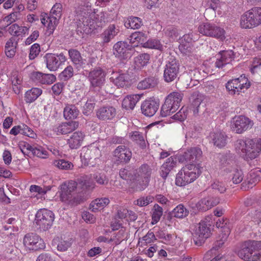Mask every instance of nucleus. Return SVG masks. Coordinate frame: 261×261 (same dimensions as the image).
I'll use <instances>...</instances> for the list:
<instances>
[{
	"mask_svg": "<svg viewBox=\"0 0 261 261\" xmlns=\"http://www.w3.org/2000/svg\"><path fill=\"white\" fill-rule=\"evenodd\" d=\"M53 164L55 166L62 170H71L73 167V164L65 160L54 161Z\"/></svg>",
	"mask_w": 261,
	"mask_h": 261,
	"instance_id": "53",
	"label": "nucleus"
},
{
	"mask_svg": "<svg viewBox=\"0 0 261 261\" xmlns=\"http://www.w3.org/2000/svg\"><path fill=\"white\" fill-rule=\"evenodd\" d=\"M111 81L117 87L123 88L130 85V77L128 73L122 72L121 71L118 72L112 71Z\"/></svg>",
	"mask_w": 261,
	"mask_h": 261,
	"instance_id": "22",
	"label": "nucleus"
},
{
	"mask_svg": "<svg viewBox=\"0 0 261 261\" xmlns=\"http://www.w3.org/2000/svg\"><path fill=\"white\" fill-rule=\"evenodd\" d=\"M40 52V46L39 44L35 43L31 46L30 49L29 58L33 60L36 58Z\"/></svg>",
	"mask_w": 261,
	"mask_h": 261,
	"instance_id": "63",
	"label": "nucleus"
},
{
	"mask_svg": "<svg viewBox=\"0 0 261 261\" xmlns=\"http://www.w3.org/2000/svg\"><path fill=\"white\" fill-rule=\"evenodd\" d=\"M23 243L26 248L32 250L43 249L45 247L44 241L38 235L34 233L25 234Z\"/></svg>",
	"mask_w": 261,
	"mask_h": 261,
	"instance_id": "14",
	"label": "nucleus"
},
{
	"mask_svg": "<svg viewBox=\"0 0 261 261\" xmlns=\"http://www.w3.org/2000/svg\"><path fill=\"white\" fill-rule=\"evenodd\" d=\"M219 160L220 166L222 169H224L226 168H233V165L234 163L233 160L229 155L220 154L218 155Z\"/></svg>",
	"mask_w": 261,
	"mask_h": 261,
	"instance_id": "43",
	"label": "nucleus"
},
{
	"mask_svg": "<svg viewBox=\"0 0 261 261\" xmlns=\"http://www.w3.org/2000/svg\"><path fill=\"white\" fill-rule=\"evenodd\" d=\"M183 94L179 92H173L166 98L163 105L161 114L162 117H167L174 113L179 107Z\"/></svg>",
	"mask_w": 261,
	"mask_h": 261,
	"instance_id": "7",
	"label": "nucleus"
},
{
	"mask_svg": "<svg viewBox=\"0 0 261 261\" xmlns=\"http://www.w3.org/2000/svg\"><path fill=\"white\" fill-rule=\"evenodd\" d=\"M151 172L152 170L149 165L145 164L141 165L138 169L137 174L138 177L144 179L143 184L139 182L138 179L136 180L130 184V188L133 189V191L144 190L148 186Z\"/></svg>",
	"mask_w": 261,
	"mask_h": 261,
	"instance_id": "9",
	"label": "nucleus"
},
{
	"mask_svg": "<svg viewBox=\"0 0 261 261\" xmlns=\"http://www.w3.org/2000/svg\"><path fill=\"white\" fill-rule=\"evenodd\" d=\"M254 124L252 120L244 116H239L235 118L232 125V130L237 134H242L252 128Z\"/></svg>",
	"mask_w": 261,
	"mask_h": 261,
	"instance_id": "15",
	"label": "nucleus"
},
{
	"mask_svg": "<svg viewBox=\"0 0 261 261\" xmlns=\"http://www.w3.org/2000/svg\"><path fill=\"white\" fill-rule=\"evenodd\" d=\"M62 5L60 3L55 4L52 7L49 16L59 19L62 16Z\"/></svg>",
	"mask_w": 261,
	"mask_h": 261,
	"instance_id": "59",
	"label": "nucleus"
},
{
	"mask_svg": "<svg viewBox=\"0 0 261 261\" xmlns=\"http://www.w3.org/2000/svg\"><path fill=\"white\" fill-rule=\"evenodd\" d=\"M201 171L199 164H190L183 167L177 174L175 184L178 186H185L193 182L200 175Z\"/></svg>",
	"mask_w": 261,
	"mask_h": 261,
	"instance_id": "5",
	"label": "nucleus"
},
{
	"mask_svg": "<svg viewBox=\"0 0 261 261\" xmlns=\"http://www.w3.org/2000/svg\"><path fill=\"white\" fill-rule=\"evenodd\" d=\"M110 203L108 198H97L92 201L90 204V209L94 212L104 208Z\"/></svg>",
	"mask_w": 261,
	"mask_h": 261,
	"instance_id": "36",
	"label": "nucleus"
},
{
	"mask_svg": "<svg viewBox=\"0 0 261 261\" xmlns=\"http://www.w3.org/2000/svg\"><path fill=\"white\" fill-rule=\"evenodd\" d=\"M106 74L100 67L91 70L88 75V80L90 85L93 88H101L105 82Z\"/></svg>",
	"mask_w": 261,
	"mask_h": 261,
	"instance_id": "16",
	"label": "nucleus"
},
{
	"mask_svg": "<svg viewBox=\"0 0 261 261\" xmlns=\"http://www.w3.org/2000/svg\"><path fill=\"white\" fill-rule=\"evenodd\" d=\"M85 135L80 131L74 132L68 140V144L71 149L79 148L83 141Z\"/></svg>",
	"mask_w": 261,
	"mask_h": 261,
	"instance_id": "29",
	"label": "nucleus"
},
{
	"mask_svg": "<svg viewBox=\"0 0 261 261\" xmlns=\"http://www.w3.org/2000/svg\"><path fill=\"white\" fill-rule=\"evenodd\" d=\"M21 14L20 12L15 11L10 13L8 16H6L4 20L8 23V24H10L13 22L19 19L20 17Z\"/></svg>",
	"mask_w": 261,
	"mask_h": 261,
	"instance_id": "62",
	"label": "nucleus"
},
{
	"mask_svg": "<svg viewBox=\"0 0 261 261\" xmlns=\"http://www.w3.org/2000/svg\"><path fill=\"white\" fill-rule=\"evenodd\" d=\"M68 54L70 59L76 68L79 70L83 68V65L85 64L84 61L78 50L74 49H70L68 50Z\"/></svg>",
	"mask_w": 261,
	"mask_h": 261,
	"instance_id": "32",
	"label": "nucleus"
},
{
	"mask_svg": "<svg viewBox=\"0 0 261 261\" xmlns=\"http://www.w3.org/2000/svg\"><path fill=\"white\" fill-rule=\"evenodd\" d=\"M29 28L27 27L19 26L16 23L11 25L8 29L9 33L12 36L22 37L28 34Z\"/></svg>",
	"mask_w": 261,
	"mask_h": 261,
	"instance_id": "38",
	"label": "nucleus"
},
{
	"mask_svg": "<svg viewBox=\"0 0 261 261\" xmlns=\"http://www.w3.org/2000/svg\"><path fill=\"white\" fill-rule=\"evenodd\" d=\"M119 32L118 27L114 24H110L107 29L100 35V37L103 43L109 42Z\"/></svg>",
	"mask_w": 261,
	"mask_h": 261,
	"instance_id": "28",
	"label": "nucleus"
},
{
	"mask_svg": "<svg viewBox=\"0 0 261 261\" xmlns=\"http://www.w3.org/2000/svg\"><path fill=\"white\" fill-rule=\"evenodd\" d=\"M95 105V103L94 100H88L83 107V113L85 115L88 116L92 112Z\"/></svg>",
	"mask_w": 261,
	"mask_h": 261,
	"instance_id": "60",
	"label": "nucleus"
},
{
	"mask_svg": "<svg viewBox=\"0 0 261 261\" xmlns=\"http://www.w3.org/2000/svg\"><path fill=\"white\" fill-rule=\"evenodd\" d=\"M73 75V68L71 65L67 66L60 74V79L64 81H67Z\"/></svg>",
	"mask_w": 261,
	"mask_h": 261,
	"instance_id": "55",
	"label": "nucleus"
},
{
	"mask_svg": "<svg viewBox=\"0 0 261 261\" xmlns=\"http://www.w3.org/2000/svg\"><path fill=\"white\" fill-rule=\"evenodd\" d=\"M59 20V19L48 15L41 19V23L47 28L46 32L48 35L53 34Z\"/></svg>",
	"mask_w": 261,
	"mask_h": 261,
	"instance_id": "31",
	"label": "nucleus"
},
{
	"mask_svg": "<svg viewBox=\"0 0 261 261\" xmlns=\"http://www.w3.org/2000/svg\"><path fill=\"white\" fill-rule=\"evenodd\" d=\"M179 66L178 60L173 58L169 59L164 70L163 78L166 82H172L177 77L179 71Z\"/></svg>",
	"mask_w": 261,
	"mask_h": 261,
	"instance_id": "13",
	"label": "nucleus"
},
{
	"mask_svg": "<svg viewBox=\"0 0 261 261\" xmlns=\"http://www.w3.org/2000/svg\"><path fill=\"white\" fill-rule=\"evenodd\" d=\"M106 13L100 12H84L77 15L76 32L77 34H88L97 28L102 27L108 20L106 18Z\"/></svg>",
	"mask_w": 261,
	"mask_h": 261,
	"instance_id": "1",
	"label": "nucleus"
},
{
	"mask_svg": "<svg viewBox=\"0 0 261 261\" xmlns=\"http://www.w3.org/2000/svg\"><path fill=\"white\" fill-rule=\"evenodd\" d=\"M77 186V182L74 180L65 182L60 186V200L68 205L76 206L83 201V198L80 194H72Z\"/></svg>",
	"mask_w": 261,
	"mask_h": 261,
	"instance_id": "4",
	"label": "nucleus"
},
{
	"mask_svg": "<svg viewBox=\"0 0 261 261\" xmlns=\"http://www.w3.org/2000/svg\"><path fill=\"white\" fill-rule=\"evenodd\" d=\"M214 145L219 148H222L227 144V136L225 133L220 132L212 133L210 135Z\"/></svg>",
	"mask_w": 261,
	"mask_h": 261,
	"instance_id": "33",
	"label": "nucleus"
},
{
	"mask_svg": "<svg viewBox=\"0 0 261 261\" xmlns=\"http://www.w3.org/2000/svg\"><path fill=\"white\" fill-rule=\"evenodd\" d=\"M150 55L148 54H141L134 59L135 67L137 69H142L146 66L150 60Z\"/></svg>",
	"mask_w": 261,
	"mask_h": 261,
	"instance_id": "40",
	"label": "nucleus"
},
{
	"mask_svg": "<svg viewBox=\"0 0 261 261\" xmlns=\"http://www.w3.org/2000/svg\"><path fill=\"white\" fill-rule=\"evenodd\" d=\"M125 229L121 227L118 232L113 233L111 237L110 241L113 242L115 245L119 244L125 238Z\"/></svg>",
	"mask_w": 261,
	"mask_h": 261,
	"instance_id": "51",
	"label": "nucleus"
},
{
	"mask_svg": "<svg viewBox=\"0 0 261 261\" xmlns=\"http://www.w3.org/2000/svg\"><path fill=\"white\" fill-rule=\"evenodd\" d=\"M219 56L220 57L217 58L215 66L219 68H223L234 59V54L232 50H222L219 53Z\"/></svg>",
	"mask_w": 261,
	"mask_h": 261,
	"instance_id": "24",
	"label": "nucleus"
},
{
	"mask_svg": "<svg viewBox=\"0 0 261 261\" xmlns=\"http://www.w3.org/2000/svg\"><path fill=\"white\" fill-rule=\"evenodd\" d=\"M101 156L99 149L96 146H91L89 147H83L81 153V158L87 164L93 163L92 160L98 159Z\"/></svg>",
	"mask_w": 261,
	"mask_h": 261,
	"instance_id": "20",
	"label": "nucleus"
},
{
	"mask_svg": "<svg viewBox=\"0 0 261 261\" xmlns=\"http://www.w3.org/2000/svg\"><path fill=\"white\" fill-rule=\"evenodd\" d=\"M159 107V103L154 99L149 98L145 100L141 105L142 113L145 116H153Z\"/></svg>",
	"mask_w": 261,
	"mask_h": 261,
	"instance_id": "25",
	"label": "nucleus"
},
{
	"mask_svg": "<svg viewBox=\"0 0 261 261\" xmlns=\"http://www.w3.org/2000/svg\"><path fill=\"white\" fill-rule=\"evenodd\" d=\"M250 86L248 80L243 75L230 80L226 84V88L231 95L239 94L240 92H244L245 89H248Z\"/></svg>",
	"mask_w": 261,
	"mask_h": 261,
	"instance_id": "12",
	"label": "nucleus"
},
{
	"mask_svg": "<svg viewBox=\"0 0 261 261\" xmlns=\"http://www.w3.org/2000/svg\"><path fill=\"white\" fill-rule=\"evenodd\" d=\"M210 226L208 222L202 220L195 226L193 233V240L195 245L201 246L210 237Z\"/></svg>",
	"mask_w": 261,
	"mask_h": 261,
	"instance_id": "10",
	"label": "nucleus"
},
{
	"mask_svg": "<svg viewBox=\"0 0 261 261\" xmlns=\"http://www.w3.org/2000/svg\"><path fill=\"white\" fill-rule=\"evenodd\" d=\"M143 25L142 19L138 17L130 16L124 23V25L127 28L138 29Z\"/></svg>",
	"mask_w": 261,
	"mask_h": 261,
	"instance_id": "47",
	"label": "nucleus"
},
{
	"mask_svg": "<svg viewBox=\"0 0 261 261\" xmlns=\"http://www.w3.org/2000/svg\"><path fill=\"white\" fill-rule=\"evenodd\" d=\"M31 150L32 154L39 158L45 159L47 156V151L41 146H33Z\"/></svg>",
	"mask_w": 261,
	"mask_h": 261,
	"instance_id": "56",
	"label": "nucleus"
},
{
	"mask_svg": "<svg viewBox=\"0 0 261 261\" xmlns=\"http://www.w3.org/2000/svg\"><path fill=\"white\" fill-rule=\"evenodd\" d=\"M114 155L120 162L128 163L132 158L130 149L124 145L118 146L114 151Z\"/></svg>",
	"mask_w": 261,
	"mask_h": 261,
	"instance_id": "26",
	"label": "nucleus"
},
{
	"mask_svg": "<svg viewBox=\"0 0 261 261\" xmlns=\"http://www.w3.org/2000/svg\"><path fill=\"white\" fill-rule=\"evenodd\" d=\"M198 31L203 35L215 38L221 41L225 39V30L214 23H202L198 27Z\"/></svg>",
	"mask_w": 261,
	"mask_h": 261,
	"instance_id": "8",
	"label": "nucleus"
},
{
	"mask_svg": "<svg viewBox=\"0 0 261 261\" xmlns=\"http://www.w3.org/2000/svg\"><path fill=\"white\" fill-rule=\"evenodd\" d=\"M260 249V242L249 240L243 242L236 253L244 261H261V253L253 254V252Z\"/></svg>",
	"mask_w": 261,
	"mask_h": 261,
	"instance_id": "3",
	"label": "nucleus"
},
{
	"mask_svg": "<svg viewBox=\"0 0 261 261\" xmlns=\"http://www.w3.org/2000/svg\"><path fill=\"white\" fill-rule=\"evenodd\" d=\"M50 190V188L49 187H43L42 188L40 186L36 185H32L30 187V191L31 192H36L39 195H44L47 191H49Z\"/></svg>",
	"mask_w": 261,
	"mask_h": 261,
	"instance_id": "64",
	"label": "nucleus"
},
{
	"mask_svg": "<svg viewBox=\"0 0 261 261\" xmlns=\"http://www.w3.org/2000/svg\"><path fill=\"white\" fill-rule=\"evenodd\" d=\"M261 24V7H253L241 17L240 25L243 29H251Z\"/></svg>",
	"mask_w": 261,
	"mask_h": 261,
	"instance_id": "6",
	"label": "nucleus"
},
{
	"mask_svg": "<svg viewBox=\"0 0 261 261\" xmlns=\"http://www.w3.org/2000/svg\"><path fill=\"white\" fill-rule=\"evenodd\" d=\"M153 199V197L151 196L142 197L135 201L134 203L140 206H144L151 203Z\"/></svg>",
	"mask_w": 261,
	"mask_h": 261,
	"instance_id": "61",
	"label": "nucleus"
},
{
	"mask_svg": "<svg viewBox=\"0 0 261 261\" xmlns=\"http://www.w3.org/2000/svg\"><path fill=\"white\" fill-rule=\"evenodd\" d=\"M226 229L227 230L225 231V232L224 233L221 234L217 238L216 241L213 245V249L215 250H218L227 241L228 237L229 234L230 230L228 228H227Z\"/></svg>",
	"mask_w": 261,
	"mask_h": 261,
	"instance_id": "48",
	"label": "nucleus"
},
{
	"mask_svg": "<svg viewBox=\"0 0 261 261\" xmlns=\"http://www.w3.org/2000/svg\"><path fill=\"white\" fill-rule=\"evenodd\" d=\"M224 171L227 173H229V177L231 179L233 184H239L242 181L244 175L241 170L234 167L231 168V169L226 168L224 169Z\"/></svg>",
	"mask_w": 261,
	"mask_h": 261,
	"instance_id": "30",
	"label": "nucleus"
},
{
	"mask_svg": "<svg viewBox=\"0 0 261 261\" xmlns=\"http://www.w3.org/2000/svg\"><path fill=\"white\" fill-rule=\"evenodd\" d=\"M130 46L126 42L118 41L113 46V54L119 60H126L130 57Z\"/></svg>",
	"mask_w": 261,
	"mask_h": 261,
	"instance_id": "18",
	"label": "nucleus"
},
{
	"mask_svg": "<svg viewBox=\"0 0 261 261\" xmlns=\"http://www.w3.org/2000/svg\"><path fill=\"white\" fill-rule=\"evenodd\" d=\"M155 240L156 238L154 233L149 230L145 236L139 239V244L141 243L142 245H145L152 243Z\"/></svg>",
	"mask_w": 261,
	"mask_h": 261,
	"instance_id": "58",
	"label": "nucleus"
},
{
	"mask_svg": "<svg viewBox=\"0 0 261 261\" xmlns=\"http://www.w3.org/2000/svg\"><path fill=\"white\" fill-rule=\"evenodd\" d=\"M42 90L37 88H33L25 94V100L28 103L35 101L42 93Z\"/></svg>",
	"mask_w": 261,
	"mask_h": 261,
	"instance_id": "44",
	"label": "nucleus"
},
{
	"mask_svg": "<svg viewBox=\"0 0 261 261\" xmlns=\"http://www.w3.org/2000/svg\"><path fill=\"white\" fill-rule=\"evenodd\" d=\"M116 114V108L109 105L102 106L96 111V116L101 121L112 120L115 117Z\"/></svg>",
	"mask_w": 261,
	"mask_h": 261,
	"instance_id": "21",
	"label": "nucleus"
},
{
	"mask_svg": "<svg viewBox=\"0 0 261 261\" xmlns=\"http://www.w3.org/2000/svg\"><path fill=\"white\" fill-rule=\"evenodd\" d=\"M78 184L83 190H89L95 188L94 183L87 175L81 177L77 179Z\"/></svg>",
	"mask_w": 261,
	"mask_h": 261,
	"instance_id": "45",
	"label": "nucleus"
},
{
	"mask_svg": "<svg viewBox=\"0 0 261 261\" xmlns=\"http://www.w3.org/2000/svg\"><path fill=\"white\" fill-rule=\"evenodd\" d=\"M158 84V81L154 77H149L140 82L137 85V88L141 90L151 88L155 87Z\"/></svg>",
	"mask_w": 261,
	"mask_h": 261,
	"instance_id": "42",
	"label": "nucleus"
},
{
	"mask_svg": "<svg viewBox=\"0 0 261 261\" xmlns=\"http://www.w3.org/2000/svg\"><path fill=\"white\" fill-rule=\"evenodd\" d=\"M188 210L182 204H178L171 212L172 217L182 219L189 214Z\"/></svg>",
	"mask_w": 261,
	"mask_h": 261,
	"instance_id": "41",
	"label": "nucleus"
},
{
	"mask_svg": "<svg viewBox=\"0 0 261 261\" xmlns=\"http://www.w3.org/2000/svg\"><path fill=\"white\" fill-rule=\"evenodd\" d=\"M11 81L13 91L16 94H19L21 89L22 78L17 71H13L11 73Z\"/></svg>",
	"mask_w": 261,
	"mask_h": 261,
	"instance_id": "35",
	"label": "nucleus"
},
{
	"mask_svg": "<svg viewBox=\"0 0 261 261\" xmlns=\"http://www.w3.org/2000/svg\"><path fill=\"white\" fill-rule=\"evenodd\" d=\"M120 177L124 180H134L135 177H137L135 175V171L130 168H122L119 171Z\"/></svg>",
	"mask_w": 261,
	"mask_h": 261,
	"instance_id": "50",
	"label": "nucleus"
},
{
	"mask_svg": "<svg viewBox=\"0 0 261 261\" xmlns=\"http://www.w3.org/2000/svg\"><path fill=\"white\" fill-rule=\"evenodd\" d=\"M219 202L220 199L219 197H208L199 200L196 204V207L199 211H206L217 205Z\"/></svg>",
	"mask_w": 261,
	"mask_h": 261,
	"instance_id": "27",
	"label": "nucleus"
},
{
	"mask_svg": "<svg viewBox=\"0 0 261 261\" xmlns=\"http://www.w3.org/2000/svg\"><path fill=\"white\" fill-rule=\"evenodd\" d=\"M55 215L52 211L47 209H40L36 214V223L42 231L48 230L52 226Z\"/></svg>",
	"mask_w": 261,
	"mask_h": 261,
	"instance_id": "11",
	"label": "nucleus"
},
{
	"mask_svg": "<svg viewBox=\"0 0 261 261\" xmlns=\"http://www.w3.org/2000/svg\"><path fill=\"white\" fill-rule=\"evenodd\" d=\"M142 46L144 48L155 49L159 50H162L163 49V46L160 43V41L156 39H149L144 42Z\"/></svg>",
	"mask_w": 261,
	"mask_h": 261,
	"instance_id": "52",
	"label": "nucleus"
},
{
	"mask_svg": "<svg viewBox=\"0 0 261 261\" xmlns=\"http://www.w3.org/2000/svg\"><path fill=\"white\" fill-rule=\"evenodd\" d=\"M78 126V122L71 121L54 125L53 127V130L57 135H66L75 130Z\"/></svg>",
	"mask_w": 261,
	"mask_h": 261,
	"instance_id": "23",
	"label": "nucleus"
},
{
	"mask_svg": "<svg viewBox=\"0 0 261 261\" xmlns=\"http://www.w3.org/2000/svg\"><path fill=\"white\" fill-rule=\"evenodd\" d=\"M147 37V35L145 33L137 31L132 33L128 39L130 43L133 44L137 42L143 45L145 42Z\"/></svg>",
	"mask_w": 261,
	"mask_h": 261,
	"instance_id": "46",
	"label": "nucleus"
},
{
	"mask_svg": "<svg viewBox=\"0 0 261 261\" xmlns=\"http://www.w3.org/2000/svg\"><path fill=\"white\" fill-rule=\"evenodd\" d=\"M226 190L225 185L219 181L214 182L210 187L207 188L209 192H214L215 194L223 193Z\"/></svg>",
	"mask_w": 261,
	"mask_h": 261,
	"instance_id": "49",
	"label": "nucleus"
},
{
	"mask_svg": "<svg viewBox=\"0 0 261 261\" xmlns=\"http://www.w3.org/2000/svg\"><path fill=\"white\" fill-rule=\"evenodd\" d=\"M163 215V208L161 206L159 205L158 204H154L152 214V224H155L158 223L162 216Z\"/></svg>",
	"mask_w": 261,
	"mask_h": 261,
	"instance_id": "54",
	"label": "nucleus"
},
{
	"mask_svg": "<svg viewBox=\"0 0 261 261\" xmlns=\"http://www.w3.org/2000/svg\"><path fill=\"white\" fill-rule=\"evenodd\" d=\"M235 149L246 160L256 158L261 151V139H238L234 144Z\"/></svg>",
	"mask_w": 261,
	"mask_h": 261,
	"instance_id": "2",
	"label": "nucleus"
},
{
	"mask_svg": "<svg viewBox=\"0 0 261 261\" xmlns=\"http://www.w3.org/2000/svg\"><path fill=\"white\" fill-rule=\"evenodd\" d=\"M79 110L74 105H67L64 109V117L68 119H74L77 118L79 114Z\"/></svg>",
	"mask_w": 261,
	"mask_h": 261,
	"instance_id": "39",
	"label": "nucleus"
},
{
	"mask_svg": "<svg viewBox=\"0 0 261 261\" xmlns=\"http://www.w3.org/2000/svg\"><path fill=\"white\" fill-rule=\"evenodd\" d=\"M202 155V151L201 148L198 147H192L184 153L180 158V161L194 164L201 159Z\"/></svg>",
	"mask_w": 261,
	"mask_h": 261,
	"instance_id": "19",
	"label": "nucleus"
},
{
	"mask_svg": "<svg viewBox=\"0 0 261 261\" xmlns=\"http://www.w3.org/2000/svg\"><path fill=\"white\" fill-rule=\"evenodd\" d=\"M141 97V95L134 94L126 96L123 100L122 107L126 110H133Z\"/></svg>",
	"mask_w": 261,
	"mask_h": 261,
	"instance_id": "34",
	"label": "nucleus"
},
{
	"mask_svg": "<svg viewBox=\"0 0 261 261\" xmlns=\"http://www.w3.org/2000/svg\"><path fill=\"white\" fill-rule=\"evenodd\" d=\"M96 182L101 185H106L108 184L109 179L106 175L103 173L97 172L91 176Z\"/></svg>",
	"mask_w": 261,
	"mask_h": 261,
	"instance_id": "57",
	"label": "nucleus"
},
{
	"mask_svg": "<svg viewBox=\"0 0 261 261\" xmlns=\"http://www.w3.org/2000/svg\"><path fill=\"white\" fill-rule=\"evenodd\" d=\"M44 59L47 68L50 71H56L62 63L66 61V58L63 53L59 55L47 53Z\"/></svg>",
	"mask_w": 261,
	"mask_h": 261,
	"instance_id": "17",
	"label": "nucleus"
},
{
	"mask_svg": "<svg viewBox=\"0 0 261 261\" xmlns=\"http://www.w3.org/2000/svg\"><path fill=\"white\" fill-rule=\"evenodd\" d=\"M128 136L133 141L138 144L141 148H146L145 138L142 133L137 130L132 131L129 133Z\"/></svg>",
	"mask_w": 261,
	"mask_h": 261,
	"instance_id": "37",
	"label": "nucleus"
}]
</instances>
